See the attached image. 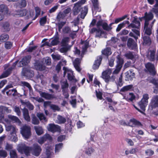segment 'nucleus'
Segmentation results:
<instances>
[{"label": "nucleus", "instance_id": "nucleus-57", "mask_svg": "<svg viewBox=\"0 0 158 158\" xmlns=\"http://www.w3.org/2000/svg\"><path fill=\"white\" fill-rule=\"evenodd\" d=\"M156 2V4L155 5V7H156V8H153L151 11L155 13L156 14H158V0H155Z\"/></svg>", "mask_w": 158, "mask_h": 158}, {"label": "nucleus", "instance_id": "nucleus-18", "mask_svg": "<svg viewBox=\"0 0 158 158\" xmlns=\"http://www.w3.org/2000/svg\"><path fill=\"white\" fill-rule=\"evenodd\" d=\"M48 131L53 133L59 131V126L54 124H50L48 127Z\"/></svg>", "mask_w": 158, "mask_h": 158}, {"label": "nucleus", "instance_id": "nucleus-37", "mask_svg": "<svg viewBox=\"0 0 158 158\" xmlns=\"http://www.w3.org/2000/svg\"><path fill=\"white\" fill-rule=\"evenodd\" d=\"M149 24H146L144 23V30L145 33L148 35H150L152 33V30L150 27H148Z\"/></svg>", "mask_w": 158, "mask_h": 158}, {"label": "nucleus", "instance_id": "nucleus-9", "mask_svg": "<svg viewBox=\"0 0 158 158\" xmlns=\"http://www.w3.org/2000/svg\"><path fill=\"white\" fill-rule=\"evenodd\" d=\"M21 133L25 139H28L31 135V128L30 127L24 126L21 128Z\"/></svg>", "mask_w": 158, "mask_h": 158}, {"label": "nucleus", "instance_id": "nucleus-31", "mask_svg": "<svg viewBox=\"0 0 158 158\" xmlns=\"http://www.w3.org/2000/svg\"><path fill=\"white\" fill-rule=\"evenodd\" d=\"M8 11V9L6 6L3 4L0 5V12H1L2 15L7 14Z\"/></svg>", "mask_w": 158, "mask_h": 158}, {"label": "nucleus", "instance_id": "nucleus-62", "mask_svg": "<svg viewBox=\"0 0 158 158\" xmlns=\"http://www.w3.org/2000/svg\"><path fill=\"white\" fill-rule=\"evenodd\" d=\"M150 82L153 84L157 88H158V80L152 79L150 80Z\"/></svg>", "mask_w": 158, "mask_h": 158}, {"label": "nucleus", "instance_id": "nucleus-1", "mask_svg": "<svg viewBox=\"0 0 158 158\" xmlns=\"http://www.w3.org/2000/svg\"><path fill=\"white\" fill-rule=\"evenodd\" d=\"M6 130L7 131H10L9 137L10 140L13 142H16L18 141V138L16 135L15 127L14 126L10 125H6Z\"/></svg>", "mask_w": 158, "mask_h": 158}, {"label": "nucleus", "instance_id": "nucleus-6", "mask_svg": "<svg viewBox=\"0 0 158 158\" xmlns=\"http://www.w3.org/2000/svg\"><path fill=\"white\" fill-rule=\"evenodd\" d=\"M149 98V95L144 94L143 95L141 100L138 102L139 105L142 110H145V108L148 104Z\"/></svg>", "mask_w": 158, "mask_h": 158}, {"label": "nucleus", "instance_id": "nucleus-17", "mask_svg": "<svg viewBox=\"0 0 158 158\" xmlns=\"http://www.w3.org/2000/svg\"><path fill=\"white\" fill-rule=\"evenodd\" d=\"M22 73L23 76L29 77H31L34 75L33 71L29 69H27L25 68H23Z\"/></svg>", "mask_w": 158, "mask_h": 158}, {"label": "nucleus", "instance_id": "nucleus-53", "mask_svg": "<svg viewBox=\"0 0 158 158\" xmlns=\"http://www.w3.org/2000/svg\"><path fill=\"white\" fill-rule=\"evenodd\" d=\"M43 61L47 65H50L51 64V59L48 57H46L43 59Z\"/></svg>", "mask_w": 158, "mask_h": 158}, {"label": "nucleus", "instance_id": "nucleus-47", "mask_svg": "<svg viewBox=\"0 0 158 158\" xmlns=\"http://www.w3.org/2000/svg\"><path fill=\"white\" fill-rule=\"evenodd\" d=\"M21 84L22 86H26L28 88L30 92L31 91L32 88L29 83L26 81H22L21 82Z\"/></svg>", "mask_w": 158, "mask_h": 158}, {"label": "nucleus", "instance_id": "nucleus-11", "mask_svg": "<svg viewBox=\"0 0 158 158\" xmlns=\"http://www.w3.org/2000/svg\"><path fill=\"white\" fill-rule=\"evenodd\" d=\"M59 42V38L58 37V32L56 33V37L53 39L49 40V42L46 41L44 43V45H47L49 47L56 45Z\"/></svg>", "mask_w": 158, "mask_h": 158}, {"label": "nucleus", "instance_id": "nucleus-13", "mask_svg": "<svg viewBox=\"0 0 158 158\" xmlns=\"http://www.w3.org/2000/svg\"><path fill=\"white\" fill-rule=\"evenodd\" d=\"M85 2V0H81L75 4L73 8V12L74 15H77L79 12L80 7Z\"/></svg>", "mask_w": 158, "mask_h": 158}, {"label": "nucleus", "instance_id": "nucleus-44", "mask_svg": "<svg viewBox=\"0 0 158 158\" xmlns=\"http://www.w3.org/2000/svg\"><path fill=\"white\" fill-rule=\"evenodd\" d=\"M133 88V85H128L125 86L123 87L120 90L121 92H126L129 90Z\"/></svg>", "mask_w": 158, "mask_h": 158}, {"label": "nucleus", "instance_id": "nucleus-48", "mask_svg": "<svg viewBox=\"0 0 158 158\" xmlns=\"http://www.w3.org/2000/svg\"><path fill=\"white\" fill-rule=\"evenodd\" d=\"M23 111L24 118H29L30 117L28 110L24 108L23 110Z\"/></svg>", "mask_w": 158, "mask_h": 158}, {"label": "nucleus", "instance_id": "nucleus-33", "mask_svg": "<svg viewBox=\"0 0 158 158\" xmlns=\"http://www.w3.org/2000/svg\"><path fill=\"white\" fill-rule=\"evenodd\" d=\"M2 27L4 32L9 31L10 29L9 23L8 22L4 23L2 25Z\"/></svg>", "mask_w": 158, "mask_h": 158}, {"label": "nucleus", "instance_id": "nucleus-49", "mask_svg": "<svg viewBox=\"0 0 158 158\" xmlns=\"http://www.w3.org/2000/svg\"><path fill=\"white\" fill-rule=\"evenodd\" d=\"M10 158H17V156L15 150H12L10 152Z\"/></svg>", "mask_w": 158, "mask_h": 158}, {"label": "nucleus", "instance_id": "nucleus-42", "mask_svg": "<svg viewBox=\"0 0 158 158\" xmlns=\"http://www.w3.org/2000/svg\"><path fill=\"white\" fill-rule=\"evenodd\" d=\"M69 41V38L68 37L64 38L61 41V46H69L68 43Z\"/></svg>", "mask_w": 158, "mask_h": 158}, {"label": "nucleus", "instance_id": "nucleus-45", "mask_svg": "<svg viewBox=\"0 0 158 158\" xmlns=\"http://www.w3.org/2000/svg\"><path fill=\"white\" fill-rule=\"evenodd\" d=\"M94 149L91 147H89L86 148L85 150V153L87 155L90 156L94 152Z\"/></svg>", "mask_w": 158, "mask_h": 158}, {"label": "nucleus", "instance_id": "nucleus-26", "mask_svg": "<svg viewBox=\"0 0 158 158\" xmlns=\"http://www.w3.org/2000/svg\"><path fill=\"white\" fill-rule=\"evenodd\" d=\"M89 43L86 41H84L82 42L81 44V46L82 48V51L81 53V56L84 55V53L85 52L89 46Z\"/></svg>", "mask_w": 158, "mask_h": 158}, {"label": "nucleus", "instance_id": "nucleus-22", "mask_svg": "<svg viewBox=\"0 0 158 158\" xmlns=\"http://www.w3.org/2000/svg\"><path fill=\"white\" fill-rule=\"evenodd\" d=\"M153 17V15L152 12H149L148 13L146 12L145 13V15L144 18H145V22L146 24H149L148 22L151 20Z\"/></svg>", "mask_w": 158, "mask_h": 158}, {"label": "nucleus", "instance_id": "nucleus-29", "mask_svg": "<svg viewBox=\"0 0 158 158\" xmlns=\"http://www.w3.org/2000/svg\"><path fill=\"white\" fill-rule=\"evenodd\" d=\"M12 70V68H9L7 70L5 71L0 76V78H5L8 77L11 73Z\"/></svg>", "mask_w": 158, "mask_h": 158}, {"label": "nucleus", "instance_id": "nucleus-41", "mask_svg": "<svg viewBox=\"0 0 158 158\" xmlns=\"http://www.w3.org/2000/svg\"><path fill=\"white\" fill-rule=\"evenodd\" d=\"M9 38V36L6 34H3L0 36V41L4 42L7 40Z\"/></svg>", "mask_w": 158, "mask_h": 158}, {"label": "nucleus", "instance_id": "nucleus-52", "mask_svg": "<svg viewBox=\"0 0 158 158\" xmlns=\"http://www.w3.org/2000/svg\"><path fill=\"white\" fill-rule=\"evenodd\" d=\"M125 56L128 59L132 60L134 58V56L133 53L131 52H129L125 54Z\"/></svg>", "mask_w": 158, "mask_h": 158}, {"label": "nucleus", "instance_id": "nucleus-14", "mask_svg": "<svg viewBox=\"0 0 158 158\" xmlns=\"http://www.w3.org/2000/svg\"><path fill=\"white\" fill-rule=\"evenodd\" d=\"M31 148L33 154L35 156H39L42 151L40 147L38 144L35 143Z\"/></svg>", "mask_w": 158, "mask_h": 158}, {"label": "nucleus", "instance_id": "nucleus-46", "mask_svg": "<svg viewBox=\"0 0 158 158\" xmlns=\"http://www.w3.org/2000/svg\"><path fill=\"white\" fill-rule=\"evenodd\" d=\"M150 54L148 56V58L150 61H153L155 60V52L154 51H150Z\"/></svg>", "mask_w": 158, "mask_h": 158}, {"label": "nucleus", "instance_id": "nucleus-63", "mask_svg": "<svg viewBox=\"0 0 158 158\" xmlns=\"http://www.w3.org/2000/svg\"><path fill=\"white\" fill-rule=\"evenodd\" d=\"M102 27L104 30L107 31H110V27H109V26L107 23L105 22L102 26Z\"/></svg>", "mask_w": 158, "mask_h": 158}, {"label": "nucleus", "instance_id": "nucleus-5", "mask_svg": "<svg viewBox=\"0 0 158 158\" xmlns=\"http://www.w3.org/2000/svg\"><path fill=\"white\" fill-rule=\"evenodd\" d=\"M145 71L152 76H155L156 74V71L154 65L150 62L145 64Z\"/></svg>", "mask_w": 158, "mask_h": 158}, {"label": "nucleus", "instance_id": "nucleus-2", "mask_svg": "<svg viewBox=\"0 0 158 158\" xmlns=\"http://www.w3.org/2000/svg\"><path fill=\"white\" fill-rule=\"evenodd\" d=\"M13 87V86L12 84H9L7 85L5 87V88L2 90V92L3 94H5L6 92V94L8 96L12 95L14 96L19 95L21 96L22 95L18 93L17 90L15 89L8 90L9 88H12Z\"/></svg>", "mask_w": 158, "mask_h": 158}, {"label": "nucleus", "instance_id": "nucleus-7", "mask_svg": "<svg viewBox=\"0 0 158 158\" xmlns=\"http://www.w3.org/2000/svg\"><path fill=\"white\" fill-rule=\"evenodd\" d=\"M29 13L25 9H23L22 10H18L16 11L14 14L15 16L17 17H23L26 15V19H28L31 17H32L33 14V13H30V15H29Z\"/></svg>", "mask_w": 158, "mask_h": 158}, {"label": "nucleus", "instance_id": "nucleus-25", "mask_svg": "<svg viewBox=\"0 0 158 158\" xmlns=\"http://www.w3.org/2000/svg\"><path fill=\"white\" fill-rule=\"evenodd\" d=\"M102 59V58L101 56H99L98 57L97 60L95 61L94 63L93 66V68L94 69H96L98 68Z\"/></svg>", "mask_w": 158, "mask_h": 158}, {"label": "nucleus", "instance_id": "nucleus-56", "mask_svg": "<svg viewBox=\"0 0 158 158\" xmlns=\"http://www.w3.org/2000/svg\"><path fill=\"white\" fill-rule=\"evenodd\" d=\"M5 122H6L7 123H9L10 122L11 120L12 122L15 121L16 122L18 123L19 125L21 123V122L19 119H5Z\"/></svg>", "mask_w": 158, "mask_h": 158}, {"label": "nucleus", "instance_id": "nucleus-39", "mask_svg": "<svg viewBox=\"0 0 158 158\" xmlns=\"http://www.w3.org/2000/svg\"><path fill=\"white\" fill-rule=\"evenodd\" d=\"M143 44L150 45L151 43L150 39L148 36H144L143 37Z\"/></svg>", "mask_w": 158, "mask_h": 158}, {"label": "nucleus", "instance_id": "nucleus-10", "mask_svg": "<svg viewBox=\"0 0 158 158\" xmlns=\"http://www.w3.org/2000/svg\"><path fill=\"white\" fill-rule=\"evenodd\" d=\"M61 85L65 98H68L69 97V95L67 92V89L69 87V85L67 80L66 79L62 80L61 82Z\"/></svg>", "mask_w": 158, "mask_h": 158}, {"label": "nucleus", "instance_id": "nucleus-40", "mask_svg": "<svg viewBox=\"0 0 158 158\" xmlns=\"http://www.w3.org/2000/svg\"><path fill=\"white\" fill-rule=\"evenodd\" d=\"M39 93L40 95L46 99H50L52 98L51 95L49 94L41 91Z\"/></svg>", "mask_w": 158, "mask_h": 158}, {"label": "nucleus", "instance_id": "nucleus-32", "mask_svg": "<svg viewBox=\"0 0 158 158\" xmlns=\"http://www.w3.org/2000/svg\"><path fill=\"white\" fill-rule=\"evenodd\" d=\"M60 48V52L62 53H65L69 50L71 47L70 46H61Z\"/></svg>", "mask_w": 158, "mask_h": 158}, {"label": "nucleus", "instance_id": "nucleus-58", "mask_svg": "<svg viewBox=\"0 0 158 158\" xmlns=\"http://www.w3.org/2000/svg\"><path fill=\"white\" fill-rule=\"evenodd\" d=\"M47 21V19L46 16L42 18L40 21V25L43 26L46 23Z\"/></svg>", "mask_w": 158, "mask_h": 158}, {"label": "nucleus", "instance_id": "nucleus-51", "mask_svg": "<svg viewBox=\"0 0 158 158\" xmlns=\"http://www.w3.org/2000/svg\"><path fill=\"white\" fill-rule=\"evenodd\" d=\"M35 17L33 19V20H35L40 15V10L39 7H35Z\"/></svg>", "mask_w": 158, "mask_h": 158}, {"label": "nucleus", "instance_id": "nucleus-54", "mask_svg": "<svg viewBox=\"0 0 158 158\" xmlns=\"http://www.w3.org/2000/svg\"><path fill=\"white\" fill-rule=\"evenodd\" d=\"M93 6L95 10H98V0H92Z\"/></svg>", "mask_w": 158, "mask_h": 158}, {"label": "nucleus", "instance_id": "nucleus-12", "mask_svg": "<svg viewBox=\"0 0 158 158\" xmlns=\"http://www.w3.org/2000/svg\"><path fill=\"white\" fill-rule=\"evenodd\" d=\"M158 107V96H154L151 99L149 105L150 109L152 110Z\"/></svg>", "mask_w": 158, "mask_h": 158}, {"label": "nucleus", "instance_id": "nucleus-23", "mask_svg": "<svg viewBox=\"0 0 158 158\" xmlns=\"http://www.w3.org/2000/svg\"><path fill=\"white\" fill-rule=\"evenodd\" d=\"M81 60L78 58H76L73 62L74 66L78 72H80L81 69L80 67Z\"/></svg>", "mask_w": 158, "mask_h": 158}, {"label": "nucleus", "instance_id": "nucleus-15", "mask_svg": "<svg viewBox=\"0 0 158 158\" xmlns=\"http://www.w3.org/2000/svg\"><path fill=\"white\" fill-rule=\"evenodd\" d=\"M112 73L111 69H108L103 71L102 73V77L105 80L106 82L108 83L110 79V75Z\"/></svg>", "mask_w": 158, "mask_h": 158}, {"label": "nucleus", "instance_id": "nucleus-50", "mask_svg": "<svg viewBox=\"0 0 158 158\" xmlns=\"http://www.w3.org/2000/svg\"><path fill=\"white\" fill-rule=\"evenodd\" d=\"M13 148V146L12 144H10L8 143H6L5 146V149L6 150L10 152Z\"/></svg>", "mask_w": 158, "mask_h": 158}, {"label": "nucleus", "instance_id": "nucleus-30", "mask_svg": "<svg viewBox=\"0 0 158 158\" xmlns=\"http://www.w3.org/2000/svg\"><path fill=\"white\" fill-rule=\"evenodd\" d=\"M135 74L132 73L131 71H130L129 72H127L126 73L125 80L126 81H129L131 80L134 77Z\"/></svg>", "mask_w": 158, "mask_h": 158}, {"label": "nucleus", "instance_id": "nucleus-64", "mask_svg": "<svg viewBox=\"0 0 158 158\" xmlns=\"http://www.w3.org/2000/svg\"><path fill=\"white\" fill-rule=\"evenodd\" d=\"M96 95L97 98L101 100L102 99V93L100 91L98 92L96 90Z\"/></svg>", "mask_w": 158, "mask_h": 158}, {"label": "nucleus", "instance_id": "nucleus-3", "mask_svg": "<svg viewBox=\"0 0 158 158\" xmlns=\"http://www.w3.org/2000/svg\"><path fill=\"white\" fill-rule=\"evenodd\" d=\"M120 124L122 125H129L133 127L135 126H141L142 125L141 123L136 119H131L129 122H127L126 121L123 119L119 121Z\"/></svg>", "mask_w": 158, "mask_h": 158}, {"label": "nucleus", "instance_id": "nucleus-60", "mask_svg": "<svg viewBox=\"0 0 158 158\" xmlns=\"http://www.w3.org/2000/svg\"><path fill=\"white\" fill-rule=\"evenodd\" d=\"M12 46V43L10 41H7L5 43V47L7 49H10Z\"/></svg>", "mask_w": 158, "mask_h": 158}, {"label": "nucleus", "instance_id": "nucleus-4", "mask_svg": "<svg viewBox=\"0 0 158 158\" xmlns=\"http://www.w3.org/2000/svg\"><path fill=\"white\" fill-rule=\"evenodd\" d=\"M63 70L64 71V77L66 73H67L68 79L69 81H73L75 83L77 82V80L75 78L73 74V71L72 70L64 67H63Z\"/></svg>", "mask_w": 158, "mask_h": 158}, {"label": "nucleus", "instance_id": "nucleus-28", "mask_svg": "<svg viewBox=\"0 0 158 158\" xmlns=\"http://www.w3.org/2000/svg\"><path fill=\"white\" fill-rule=\"evenodd\" d=\"M132 31L135 33V35L133 33L131 32L129 34V35L130 36L133 37L136 40H137L138 38V36H140L139 31L135 29H132Z\"/></svg>", "mask_w": 158, "mask_h": 158}, {"label": "nucleus", "instance_id": "nucleus-19", "mask_svg": "<svg viewBox=\"0 0 158 158\" xmlns=\"http://www.w3.org/2000/svg\"><path fill=\"white\" fill-rule=\"evenodd\" d=\"M140 26V23L139 21L137 20V18L134 17L132 21V23L130 24L128 27L129 28L132 27L139 28Z\"/></svg>", "mask_w": 158, "mask_h": 158}, {"label": "nucleus", "instance_id": "nucleus-36", "mask_svg": "<svg viewBox=\"0 0 158 158\" xmlns=\"http://www.w3.org/2000/svg\"><path fill=\"white\" fill-rule=\"evenodd\" d=\"M88 11V8L87 6H85L81 12V18L82 19H84L87 14Z\"/></svg>", "mask_w": 158, "mask_h": 158}, {"label": "nucleus", "instance_id": "nucleus-43", "mask_svg": "<svg viewBox=\"0 0 158 158\" xmlns=\"http://www.w3.org/2000/svg\"><path fill=\"white\" fill-rule=\"evenodd\" d=\"M102 53L103 55L106 56L111 55V49L109 48H106L102 51Z\"/></svg>", "mask_w": 158, "mask_h": 158}, {"label": "nucleus", "instance_id": "nucleus-34", "mask_svg": "<svg viewBox=\"0 0 158 158\" xmlns=\"http://www.w3.org/2000/svg\"><path fill=\"white\" fill-rule=\"evenodd\" d=\"M135 96L134 94L131 93H129V96L126 97L125 96H124L123 99L126 100L128 102H132L133 101L135 98Z\"/></svg>", "mask_w": 158, "mask_h": 158}, {"label": "nucleus", "instance_id": "nucleus-27", "mask_svg": "<svg viewBox=\"0 0 158 158\" xmlns=\"http://www.w3.org/2000/svg\"><path fill=\"white\" fill-rule=\"evenodd\" d=\"M89 32L90 33H93L96 32V36L100 37L101 36V34L103 33V31L102 30L97 29L96 28H93L90 30Z\"/></svg>", "mask_w": 158, "mask_h": 158}, {"label": "nucleus", "instance_id": "nucleus-55", "mask_svg": "<svg viewBox=\"0 0 158 158\" xmlns=\"http://www.w3.org/2000/svg\"><path fill=\"white\" fill-rule=\"evenodd\" d=\"M37 77L39 81V80H40V81L42 85H44L45 83V79L43 76L38 75L37 76Z\"/></svg>", "mask_w": 158, "mask_h": 158}, {"label": "nucleus", "instance_id": "nucleus-8", "mask_svg": "<svg viewBox=\"0 0 158 158\" xmlns=\"http://www.w3.org/2000/svg\"><path fill=\"white\" fill-rule=\"evenodd\" d=\"M117 64L116 69L113 72V74H117L120 71L123 63V60L120 56L118 55L117 57Z\"/></svg>", "mask_w": 158, "mask_h": 158}, {"label": "nucleus", "instance_id": "nucleus-21", "mask_svg": "<svg viewBox=\"0 0 158 158\" xmlns=\"http://www.w3.org/2000/svg\"><path fill=\"white\" fill-rule=\"evenodd\" d=\"M127 45L130 49H133L136 48V44L131 38L128 39L127 41Z\"/></svg>", "mask_w": 158, "mask_h": 158}, {"label": "nucleus", "instance_id": "nucleus-38", "mask_svg": "<svg viewBox=\"0 0 158 158\" xmlns=\"http://www.w3.org/2000/svg\"><path fill=\"white\" fill-rule=\"evenodd\" d=\"M34 129L36 134L38 135H40L43 133V130L41 127L35 126Z\"/></svg>", "mask_w": 158, "mask_h": 158}, {"label": "nucleus", "instance_id": "nucleus-61", "mask_svg": "<svg viewBox=\"0 0 158 158\" xmlns=\"http://www.w3.org/2000/svg\"><path fill=\"white\" fill-rule=\"evenodd\" d=\"M19 4L20 7H24L26 6L27 3L25 0H22L19 3Z\"/></svg>", "mask_w": 158, "mask_h": 158}, {"label": "nucleus", "instance_id": "nucleus-59", "mask_svg": "<svg viewBox=\"0 0 158 158\" xmlns=\"http://www.w3.org/2000/svg\"><path fill=\"white\" fill-rule=\"evenodd\" d=\"M7 156V152L4 150H0V157L5 158Z\"/></svg>", "mask_w": 158, "mask_h": 158}, {"label": "nucleus", "instance_id": "nucleus-20", "mask_svg": "<svg viewBox=\"0 0 158 158\" xmlns=\"http://www.w3.org/2000/svg\"><path fill=\"white\" fill-rule=\"evenodd\" d=\"M11 112V110L9 109L8 107L3 106H0V118H4L3 112L10 113Z\"/></svg>", "mask_w": 158, "mask_h": 158}, {"label": "nucleus", "instance_id": "nucleus-24", "mask_svg": "<svg viewBox=\"0 0 158 158\" xmlns=\"http://www.w3.org/2000/svg\"><path fill=\"white\" fill-rule=\"evenodd\" d=\"M31 58L30 56H26L23 58L19 62L20 66L22 67L28 64L30 62Z\"/></svg>", "mask_w": 158, "mask_h": 158}, {"label": "nucleus", "instance_id": "nucleus-16", "mask_svg": "<svg viewBox=\"0 0 158 158\" xmlns=\"http://www.w3.org/2000/svg\"><path fill=\"white\" fill-rule=\"evenodd\" d=\"M31 151V148L23 145L20 147L19 148V151L22 153H24L27 156L29 155L30 152Z\"/></svg>", "mask_w": 158, "mask_h": 158}, {"label": "nucleus", "instance_id": "nucleus-35", "mask_svg": "<svg viewBox=\"0 0 158 158\" xmlns=\"http://www.w3.org/2000/svg\"><path fill=\"white\" fill-rule=\"evenodd\" d=\"M67 122L68 123L66 125V129L69 130V131L70 132L72 130V129L73 127V124L71 119H67Z\"/></svg>", "mask_w": 158, "mask_h": 158}]
</instances>
